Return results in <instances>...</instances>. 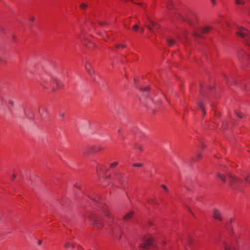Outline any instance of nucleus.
I'll use <instances>...</instances> for the list:
<instances>
[{"mask_svg": "<svg viewBox=\"0 0 250 250\" xmlns=\"http://www.w3.org/2000/svg\"><path fill=\"white\" fill-rule=\"evenodd\" d=\"M227 176L229 180V186L230 188L234 189H237L241 190L243 180L230 174H228Z\"/></svg>", "mask_w": 250, "mask_h": 250, "instance_id": "1", "label": "nucleus"}, {"mask_svg": "<svg viewBox=\"0 0 250 250\" xmlns=\"http://www.w3.org/2000/svg\"><path fill=\"white\" fill-rule=\"evenodd\" d=\"M198 21L197 15L193 12L189 10L185 13L184 21L187 23L190 26L194 27Z\"/></svg>", "mask_w": 250, "mask_h": 250, "instance_id": "2", "label": "nucleus"}, {"mask_svg": "<svg viewBox=\"0 0 250 250\" xmlns=\"http://www.w3.org/2000/svg\"><path fill=\"white\" fill-rule=\"evenodd\" d=\"M94 200L99 204L98 209L101 214L104 215L105 217H109V220L111 219L112 216L110 215L107 207L102 202L101 199L98 198L95 199Z\"/></svg>", "mask_w": 250, "mask_h": 250, "instance_id": "3", "label": "nucleus"}, {"mask_svg": "<svg viewBox=\"0 0 250 250\" xmlns=\"http://www.w3.org/2000/svg\"><path fill=\"white\" fill-rule=\"evenodd\" d=\"M87 217L97 228H100L102 226L101 218L95 214L91 212L87 214Z\"/></svg>", "mask_w": 250, "mask_h": 250, "instance_id": "4", "label": "nucleus"}, {"mask_svg": "<svg viewBox=\"0 0 250 250\" xmlns=\"http://www.w3.org/2000/svg\"><path fill=\"white\" fill-rule=\"evenodd\" d=\"M142 241L143 243L140 245L139 248L140 249H148L152 245L153 239L150 237L144 236L142 238Z\"/></svg>", "mask_w": 250, "mask_h": 250, "instance_id": "5", "label": "nucleus"}, {"mask_svg": "<svg viewBox=\"0 0 250 250\" xmlns=\"http://www.w3.org/2000/svg\"><path fill=\"white\" fill-rule=\"evenodd\" d=\"M101 149H102V147L100 145L89 146L83 150V153L84 155H87L90 153L100 151Z\"/></svg>", "mask_w": 250, "mask_h": 250, "instance_id": "6", "label": "nucleus"}, {"mask_svg": "<svg viewBox=\"0 0 250 250\" xmlns=\"http://www.w3.org/2000/svg\"><path fill=\"white\" fill-rule=\"evenodd\" d=\"M148 19H149L148 18ZM149 20V23L146 25V27H147V29L149 30H158L160 28V25H159L158 23L151 21L150 20Z\"/></svg>", "mask_w": 250, "mask_h": 250, "instance_id": "7", "label": "nucleus"}, {"mask_svg": "<svg viewBox=\"0 0 250 250\" xmlns=\"http://www.w3.org/2000/svg\"><path fill=\"white\" fill-rule=\"evenodd\" d=\"M219 245L224 248L225 250H235V248H233V246L232 244H230V246L229 247V245L226 240L221 239L219 242Z\"/></svg>", "mask_w": 250, "mask_h": 250, "instance_id": "8", "label": "nucleus"}, {"mask_svg": "<svg viewBox=\"0 0 250 250\" xmlns=\"http://www.w3.org/2000/svg\"><path fill=\"white\" fill-rule=\"evenodd\" d=\"M84 67L88 74L94 79L95 75V72L93 70L89 62H86L84 65Z\"/></svg>", "mask_w": 250, "mask_h": 250, "instance_id": "9", "label": "nucleus"}, {"mask_svg": "<svg viewBox=\"0 0 250 250\" xmlns=\"http://www.w3.org/2000/svg\"><path fill=\"white\" fill-rule=\"evenodd\" d=\"M213 217L218 221H221L222 220V214L221 212L217 209L215 208L213 210L212 212Z\"/></svg>", "mask_w": 250, "mask_h": 250, "instance_id": "10", "label": "nucleus"}, {"mask_svg": "<svg viewBox=\"0 0 250 250\" xmlns=\"http://www.w3.org/2000/svg\"><path fill=\"white\" fill-rule=\"evenodd\" d=\"M181 241L183 245L185 247L186 250H189L188 248L187 247V245L190 244L191 241L190 238L187 237L183 240L181 239Z\"/></svg>", "mask_w": 250, "mask_h": 250, "instance_id": "11", "label": "nucleus"}, {"mask_svg": "<svg viewBox=\"0 0 250 250\" xmlns=\"http://www.w3.org/2000/svg\"><path fill=\"white\" fill-rule=\"evenodd\" d=\"M47 109L44 107H40L39 109V113L42 118H45L46 117L45 114L47 113Z\"/></svg>", "mask_w": 250, "mask_h": 250, "instance_id": "12", "label": "nucleus"}, {"mask_svg": "<svg viewBox=\"0 0 250 250\" xmlns=\"http://www.w3.org/2000/svg\"><path fill=\"white\" fill-rule=\"evenodd\" d=\"M134 212L132 210L130 211L123 217V219L125 221L130 219L133 216Z\"/></svg>", "mask_w": 250, "mask_h": 250, "instance_id": "13", "label": "nucleus"}, {"mask_svg": "<svg viewBox=\"0 0 250 250\" xmlns=\"http://www.w3.org/2000/svg\"><path fill=\"white\" fill-rule=\"evenodd\" d=\"M211 30H214V28L212 25H206L202 28L201 31L205 32Z\"/></svg>", "mask_w": 250, "mask_h": 250, "instance_id": "14", "label": "nucleus"}, {"mask_svg": "<svg viewBox=\"0 0 250 250\" xmlns=\"http://www.w3.org/2000/svg\"><path fill=\"white\" fill-rule=\"evenodd\" d=\"M167 7L168 10H172L174 8L173 3L172 0H168L167 3Z\"/></svg>", "mask_w": 250, "mask_h": 250, "instance_id": "15", "label": "nucleus"}, {"mask_svg": "<svg viewBox=\"0 0 250 250\" xmlns=\"http://www.w3.org/2000/svg\"><path fill=\"white\" fill-rule=\"evenodd\" d=\"M174 17L176 19H178L182 20L183 21H184V19H185L184 16H182L179 13H176V12L174 13Z\"/></svg>", "mask_w": 250, "mask_h": 250, "instance_id": "16", "label": "nucleus"}, {"mask_svg": "<svg viewBox=\"0 0 250 250\" xmlns=\"http://www.w3.org/2000/svg\"><path fill=\"white\" fill-rule=\"evenodd\" d=\"M217 177L220 178L224 183H225L226 181V178L225 175L221 174L220 173H217Z\"/></svg>", "mask_w": 250, "mask_h": 250, "instance_id": "17", "label": "nucleus"}, {"mask_svg": "<svg viewBox=\"0 0 250 250\" xmlns=\"http://www.w3.org/2000/svg\"><path fill=\"white\" fill-rule=\"evenodd\" d=\"M95 21H97L99 25L101 26H105V25H107L108 24V22L106 21H99L97 19L96 17H95V19L94 20Z\"/></svg>", "mask_w": 250, "mask_h": 250, "instance_id": "18", "label": "nucleus"}, {"mask_svg": "<svg viewBox=\"0 0 250 250\" xmlns=\"http://www.w3.org/2000/svg\"><path fill=\"white\" fill-rule=\"evenodd\" d=\"M198 106L199 107V108L200 109V110L202 111V112L204 114H205V111L204 110V108L203 106V103L201 101H199L198 103Z\"/></svg>", "mask_w": 250, "mask_h": 250, "instance_id": "19", "label": "nucleus"}, {"mask_svg": "<svg viewBox=\"0 0 250 250\" xmlns=\"http://www.w3.org/2000/svg\"><path fill=\"white\" fill-rule=\"evenodd\" d=\"M167 44L170 46H173L175 44V41L172 39H168L167 40Z\"/></svg>", "mask_w": 250, "mask_h": 250, "instance_id": "20", "label": "nucleus"}, {"mask_svg": "<svg viewBox=\"0 0 250 250\" xmlns=\"http://www.w3.org/2000/svg\"><path fill=\"white\" fill-rule=\"evenodd\" d=\"M243 177L245 180V181L250 184V178H249V177L248 176V175H247V174H245V175H243Z\"/></svg>", "mask_w": 250, "mask_h": 250, "instance_id": "21", "label": "nucleus"}, {"mask_svg": "<svg viewBox=\"0 0 250 250\" xmlns=\"http://www.w3.org/2000/svg\"><path fill=\"white\" fill-rule=\"evenodd\" d=\"M88 6H87V4H86V3H82L80 5V9L83 10V9H86L87 8Z\"/></svg>", "mask_w": 250, "mask_h": 250, "instance_id": "22", "label": "nucleus"}, {"mask_svg": "<svg viewBox=\"0 0 250 250\" xmlns=\"http://www.w3.org/2000/svg\"><path fill=\"white\" fill-rule=\"evenodd\" d=\"M237 34L238 36L240 37H245L246 35V34L245 33V32H237Z\"/></svg>", "mask_w": 250, "mask_h": 250, "instance_id": "23", "label": "nucleus"}, {"mask_svg": "<svg viewBox=\"0 0 250 250\" xmlns=\"http://www.w3.org/2000/svg\"><path fill=\"white\" fill-rule=\"evenodd\" d=\"M118 162H114L112 163H111L110 165V167L111 168H113L114 167H116L117 165H118Z\"/></svg>", "mask_w": 250, "mask_h": 250, "instance_id": "24", "label": "nucleus"}, {"mask_svg": "<svg viewBox=\"0 0 250 250\" xmlns=\"http://www.w3.org/2000/svg\"><path fill=\"white\" fill-rule=\"evenodd\" d=\"M237 4H244L245 2L241 0H235Z\"/></svg>", "mask_w": 250, "mask_h": 250, "instance_id": "25", "label": "nucleus"}, {"mask_svg": "<svg viewBox=\"0 0 250 250\" xmlns=\"http://www.w3.org/2000/svg\"><path fill=\"white\" fill-rule=\"evenodd\" d=\"M235 115L238 118H243V115H242V114L241 113H239L238 112L235 111Z\"/></svg>", "mask_w": 250, "mask_h": 250, "instance_id": "26", "label": "nucleus"}, {"mask_svg": "<svg viewBox=\"0 0 250 250\" xmlns=\"http://www.w3.org/2000/svg\"><path fill=\"white\" fill-rule=\"evenodd\" d=\"M8 104L12 106L14 105V102L13 100H9L8 101Z\"/></svg>", "mask_w": 250, "mask_h": 250, "instance_id": "27", "label": "nucleus"}, {"mask_svg": "<svg viewBox=\"0 0 250 250\" xmlns=\"http://www.w3.org/2000/svg\"><path fill=\"white\" fill-rule=\"evenodd\" d=\"M143 165L142 163H134L133 164L134 167H142Z\"/></svg>", "mask_w": 250, "mask_h": 250, "instance_id": "28", "label": "nucleus"}, {"mask_svg": "<svg viewBox=\"0 0 250 250\" xmlns=\"http://www.w3.org/2000/svg\"><path fill=\"white\" fill-rule=\"evenodd\" d=\"M135 148L137 149H139L140 150H143V148L142 147V146L139 145V144H137L136 146H135Z\"/></svg>", "mask_w": 250, "mask_h": 250, "instance_id": "29", "label": "nucleus"}, {"mask_svg": "<svg viewBox=\"0 0 250 250\" xmlns=\"http://www.w3.org/2000/svg\"><path fill=\"white\" fill-rule=\"evenodd\" d=\"M29 20L30 22H33L35 21V17L34 16H30L29 18Z\"/></svg>", "mask_w": 250, "mask_h": 250, "instance_id": "30", "label": "nucleus"}, {"mask_svg": "<svg viewBox=\"0 0 250 250\" xmlns=\"http://www.w3.org/2000/svg\"><path fill=\"white\" fill-rule=\"evenodd\" d=\"M132 27H133V30H137L139 29V26L137 24L134 25Z\"/></svg>", "mask_w": 250, "mask_h": 250, "instance_id": "31", "label": "nucleus"}, {"mask_svg": "<svg viewBox=\"0 0 250 250\" xmlns=\"http://www.w3.org/2000/svg\"><path fill=\"white\" fill-rule=\"evenodd\" d=\"M70 246H71L69 242H66L64 247L66 248H68L70 247Z\"/></svg>", "mask_w": 250, "mask_h": 250, "instance_id": "32", "label": "nucleus"}, {"mask_svg": "<svg viewBox=\"0 0 250 250\" xmlns=\"http://www.w3.org/2000/svg\"><path fill=\"white\" fill-rule=\"evenodd\" d=\"M237 29L239 31H242V30L244 29V28L242 26H237Z\"/></svg>", "mask_w": 250, "mask_h": 250, "instance_id": "33", "label": "nucleus"}, {"mask_svg": "<svg viewBox=\"0 0 250 250\" xmlns=\"http://www.w3.org/2000/svg\"><path fill=\"white\" fill-rule=\"evenodd\" d=\"M161 187H162L163 189H164L165 190H166V191H167V190H168V188H167L166 186H165L164 185H162L161 186Z\"/></svg>", "mask_w": 250, "mask_h": 250, "instance_id": "34", "label": "nucleus"}, {"mask_svg": "<svg viewBox=\"0 0 250 250\" xmlns=\"http://www.w3.org/2000/svg\"><path fill=\"white\" fill-rule=\"evenodd\" d=\"M119 46H121L122 48H125V45H122V44H121V45H116V47H117V48L119 47Z\"/></svg>", "mask_w": 250, "mask_h": 250, "instance_id": "35", "label": "nucleus"}, {"mask_svg": "<svg viewBox=\"0 0 250 250\" xmlns=\"http://www.w3.org/2000/svg\"><path fill=\"white\" fill-rule=\"evenodd\" d=\"M0 62L5 63V62L2 59V57L0 55Z\"/></svg>", "mask_w": 250, "mask_h": 250, "instance_id": "36", "label": "nucleus"}, {"mask_svg": "<svg viewBox=\"0 0 250 250\" xmlns=\"http://www.w3.org/2000/svg\"><path fill=\"white\" fill-rule=\"evenodd\" d=\"M147 89H148V88L147 87H145V88H142L141 89V90H144L145 91H147Z\"/></svg>", "mask_w": 250, "mask_h": 250, "instance_id": "37", "label": "nucleus"}, {"mask_svg": "<svg viewBox=\"0 0 250 250\" xmlns=\"http://www.w3.org/2000/svg\"><path fill=\"white\" fill-rule=\"evenodd\" d=\"M59 116L62 118L64 117V114L63 113H61L60 114Z\"/></svg>", "mask_w": 250, "mask_h": 250, "instance_id": "38", "label": "nucleus"}, {"mask_svg": "<svg viewBox=\"0 0 250 250\" xmlns=\"http://www.w3.org/2000/svg\"><path fill=\"white\" fill-rule=\"evenodd\" d=\"M16 175L15 174H13L12 175V180H14L16 178Z\"/></svg>", "mask_w": 250, "mask_h": 250, "instance_id": "39", "label": "nucleus"}, {"mask_svg": "<svg viewBox=\"0 0 250 250\" xmlns=\"http://www.w3.org/2000/svg\"><path fill=\"white\" fill-rule=\"evenodd\" d=\"M211 1L212 3L214 5L216 4V1L215 0H211Z\"/></svg>", "mask_w": 250, "mask_h": 250, "instance_id": "40", "label": "nucleus"}, {"mask_svg": "<svg viewBox=\"0 0 250 250\" xmlns=\"http://www.w3.org/2000/svg\"><path fill=\"white\" fill-rule=\"evenodd\" d=\"M38 244L39 245H41V244H42V241H39L38 242Z\"/></svg>", "mask_w": 250, "mask_h": 250, "instance_id": "41", "label": "nucleus"}, {"mask_svg": "<svg viewBox=\"0 0 250 250\" xmlns=\"http://www.w3.org/2000/svg\"><path fill=\"white\" fill-rule=\"evenodd\" d=\"M137 4L139 5H141V6H143V3H137Z\"/></svg>", "mask_w": 250, "mask_h": 250, "instance_id": "42", "label": "nucleus"}, {"mask_svg": "<svg viewBox=\"0 0 250 250\" xmlns=\"http://www.w3.org/2000/svg\"><path fill=\"white\" fill-rule=\"evenodd\" d=\"M194 36H197V37L199 36L198 34H197V32H195Z\"/></svg>", "mask_w": 250, "mask_h": 250, "instance_id": "43", "label": "nucleus"}, {"mask_svg": "<svg viewBox=\"0 0 250 250\" xmlns=\"http://www.w3.org/2000/svg\"><path fill=\"white\" fill-rule=\"evenodd\" d=\"M248 10H249V11H248V14L250 16V9H249Z\"/></svg>", "mask_w": 250, "mask_h": 250, "instance_id": "44", "label": "nucleus"}, {"mask_svg": "<svg viewBox=\"0 0 250 250\" xmlns=\"http://www.w3.org/2000/svg\"><path fill=\"white\" fill-rule=\"evenodd\" d=\"M200 157H201V154H198L197 155V157H198V158H200Z\"/></svg>", "mask_w": 250, "mask_h": 250, "instance_id": "45", "label": "nucleus"}, {"mask_svg": "<svg viewBox=\"0 0 250 250\" xmlns=\"http://www.w3.org/2000/svg\"><path fill=\"white\" fill-rule=\"evenodd\" d=\"M184 187H185L187 189H188V187H187V186L186 185H184Z\"/></svg>", "mask_w": 250, "mask_h": 250, "instance_id": "46", "label": "nucleus"}, {"mask_svg": "<svg viewBox=\"0 0 250 250\" xmlns=\"http://www.w3.org/2000/svg\"><path fill=\"white\" fill-rule=\"evenodd\" d=\"M118 133H120L121 132V129H119L118 130Z\"/></svg>", "mask_w": 250, "mask_h": 250, "instance_id": "47", "label": "nucleus"}, {"mask_svg": "<svg viewBox=\"0 0 250 250\" xmlns=\"http://www.w3.org/2000/svg\"><path fill=\"white\" fill-rule=\"evenodd\" d=\"M191 161H193V158L191 159Z\"/></svg>", "mask_w": 250, "mask_h": 250, "instance_id": "48", "label": "nucleus"}, {"mask_svg": "<svg viewBox=\"0 0 250 250\" xmlns=\"http://www.w3.org/2000/svg\"><path fill=\"white\" fill-rule=\"evenodd\" d=\"M0 30H4L3 28H1Z\"/></svg>", "mask_w": 250, "mask_h": 250, "instance_id": "49", "label": "nucleus"}]
</instances>
